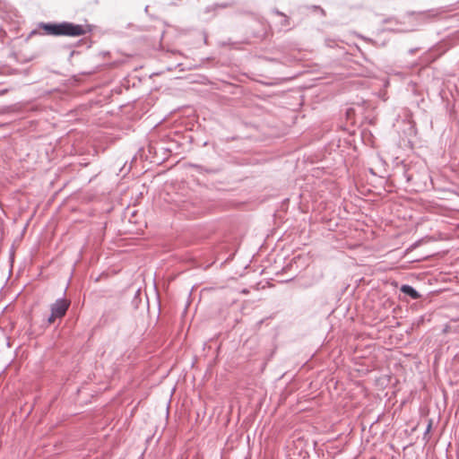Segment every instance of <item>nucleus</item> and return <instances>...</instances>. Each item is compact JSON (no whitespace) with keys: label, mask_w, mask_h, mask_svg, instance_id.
I'll use <instances>...</instances> for the list:
<instances>
[{"label":"nucleus","mask_w":459,"mask_h":459,"mask_svg":"<svg viewBox=\"0 0 459 459\" xmlns=\"http://www.w3.org/2000/svg\"><path fill=\"white\" fill-rule=\"evenodd\" d=\"M69 306V300L65 299H57L51 306V315L48 317V323L53 324L56 321V319L62 318L65 315Z\"/></svg>","instance_id":"f03ea898"},{"label":"nucleus","mask_w":459,"mask_h":459,"mask_svg":"<svg viewBox=\"0 0 459 459\" xmlns=\"http://www.w3.org/2000/svg\"><path fill=\"white\" fill-rule=\"evenodd\" d=\"M401 290H402V292L409 295L410 297H411L414 299H417L420 298V294L418 293V291L415 289H413L411 286L403 285L401 287Z\"/></svg>","instance_id":"7ed1b4c3"},{"label":"nucleus","mask_w":459,"mask_h":459,"mask_svg":"<svg viewBox=\"0 0 459 459\" xmlns=\"http://www.w3.org/2000/svg\"><path fill=\"white\" fill-rule=\"evenodd\" d=\"M43 30L49 35L78 37L85 35L90 31L89 26L74 24L71 22L48 23L42 26Z\"/></svg>","instance_id":"f257e3e1"}]
</instances>
